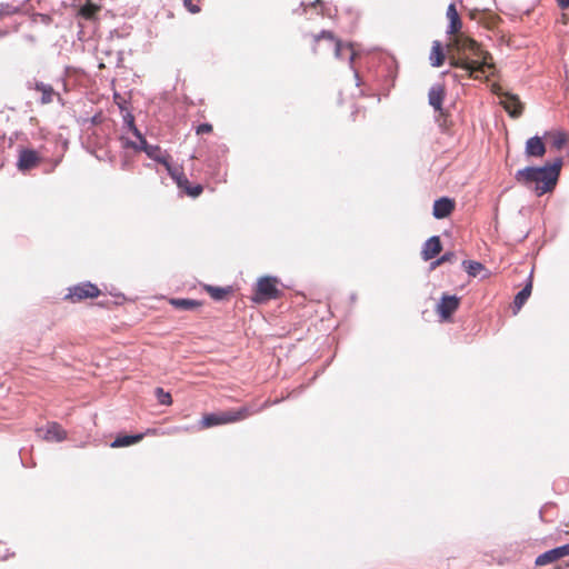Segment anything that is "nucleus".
I'll use <instances>...</instances> for the list:
<instances>
[{
  "label": "nucleus",
  "mask_w": 569,
  "mask_h": 569,
  "mask_svg": "<svg viewBox=\"0 0 569 569\" xmlns=\"http://www.w3.org/2000/svg\"><path fill=\"white\" fill-rule=\"evenodd\" d=\"M562 163V158L558 157L551 164L526 167L515 173V180L522 187L533 188L536 194L540 197L555 189Z\"/></svg>",
  "instance_id": "f257e3e1"
},
{
  "label": "nucleus",
  "mask_w": 569,
  "mask_h": 569,
  "mask_svg": "<svg viewBox=\"0 0 569 569\" xmlns=\"http://www.w3.org/2000/svg\"><path fill=\"white\" fill-rule=\"evenodd\" d=\"M329 48L335 49V57L337 59H348L350 64L353 63L357 53L352 43H343L340 39L336 38L333 32L328 30H322L320 33L312 34L311 51L315 54L321 53Z\"/></svg>",
  "instance_id": "f03ea898"
},
{
  "label": "nucleus",
  "mask_w": 569,
  "mask_h": 569,
  "mask_svg": "<svg viewBox=\"0 0 569 569\" xmlns=\"http://www.w3.org/2000/svg\"><path fill=\"white\" fill-rule=\"evenodd\" d=\"M461 47L463 50L470 51L477 59L455 62L452 63L455 67L461 68L470 74L476 72L487 74L488 70L495 69L491 54L488 51L482 50L476 40L466 38L462 41Z\"/></svg>",
  "instance_id": "7ed1b4c3"
},
{
  "label": "nucleus",
  "mask_w": 569,
  "mask_h": 569,
  "mask_svg": "<svg viewBox=\"0 0 569 569\" xmlns=\"http://www.w3.org/2000/svg\"><path fill=\"white\" fill-rule=\"evenodd\" d=\"M263 407L264 406L254 409L252 406H243L239 409H231L218 413H208L202 417L200 427L201 429H208L214 426L239 422L254 413H258Z\"/></svg>",
  "instance_id": "20e7f679"
},
{
  "label": "nucleus",
  "mask_w": 569,
  "mask_h": 569,
  "mask_svg": "<svg viewBox=\"0 0 569 569\" xmlns=\"http://www.w3.org/2000/svg\"><path fill=\"white\" fill-rule=\"evenodd\" d=\"M279 283V279L276 277L264 276L259 278L253 289L252 301L266 303L270 300L279 299L282 295Z\"/></svg>",
  "instance_id": "39448f33"
},
{
  "label": "nucleus",
  "mask_w": 569,
  "mask_h": 569,
  "mask_svg": "<svg viewBox=\"0 0 569 569\" xmlns=\"http://www.w3.org/2000/svg\"><path fill=\"white\" fill-rule=\"evenodd\" d=\"M127 122H128V126H129L130 130L132 131V133L140 140L141 150H143L148 154V157L162 163L166 167L167 171L170 173L171 170L173 169V167L170 164V161H169L170 156L163 154L161 152V149L158 146L148 144L146 139L142 137V134L136 127L134 120L132 117H130V119Z\"/></svg>",
  "instance_id": "423d86ee"
},
{
  "label": "nucleus",
  "mask_w": 569,
  "mask_h": 569,
  "mask_svg": "<svg viewBox=\"0 0 569 569\" xmlns=\"http://www.w3.org/2000/svg\"><path fill=\"white\" fill-rule=\"evenodd\" d=\"M100 293L101 291L96 284L91 282H84L70 288L66 299L72 303H76L84 299L97 298L100 296Z\"/></svg>",
  "instance_id": "0eeeda50"
},
{
  "label": "nucleus",
  "mask_w": 569,
  "mask_h": 569,
  "mask_svg": "<svg viewBox=\"0 0 569 569\" xmlns=\"http://www.w3.org/2000/svg\"><path fill=\"white\" fill-rule=\"evenodd\" d=\"M39 437L48 442H61L67 439V431L58 422H48L44 428L37 429Z\"/></svg>",
  "instance_id": "6e6552de"
},
{
  "label": "nucleus",
  "mask_w": 569,
  "mask_h": 569,
  "mask_svg": "<svg viewBox=\"0 0 569 569\" xmlns=\"http://www.w3.org/2000/svg\"><path fill=\"white\" fill-rule=\"evenodd\" d=\"M460 298L456 295H442L438 306L437 312L441 320H448L453 312L459 308Z\"/></svg>",
  "instance_id": "1a4fd4ad"
},
{
  "label": "nucleus",
  "mask_w": 569,
  "mask_h": 569,
  "mask_svg": "<svg viewBox=\"0 0 569 569\" xmlns=\"http://www.w3.org/2000/svg\"><path fill=\"white\" fill-rule=\"evenodd\" d=\"M41 162V157L38 151L33 149H21L19 151L17 167L20 171L26 172L38 167Z\"/></svg>",
  "instance_id": "9d476101"
},
{
  "label": "nucleus",
  "mask_w": 569,
  "mask_h": 569,
  "mask_svg": "<svg viewBox=\"0 0 569 569\" xmlns=\"http://www.w3.org/2000/svg\"><path fill=\"white\" fill-rule=\"evenodd\" d=\"M169 174L172 177V179H174L178 187L180 189H182L188 196L196 198L202 193V191H203L202 186L201 184H190L188 178L182 172H180L177 168H173Z\"/></svg>",
  "instance_id": "9b49d317"
},
{
  "label": "nucleus",
  "mask_w": 569,
  "mask_h": 569,
  "mask_svg": "<svg viewBox=\"0 0 569 569\" xmlns=\"http://www.w3.org/2000/svg\"><path fill=\"white\" fill-rule=\"evenodd\" d=\"M566 556H569V543L545 551L536 558L535 563L536 566H546Z\"/></svg>",
  "instance_id": "f8f14e48"
},
{
  "label": "nucleus",
  "mask_w": 569,
  "mask_h": 569,
  "mask_svg": "<svg viewBox=\"0 0 569 569\" xmlns=\"http://www.w3.org/2000/svg\"><path fill=\"white\" fill-rule=\"evenodd\" d=\"M455 210V200L448 197H441L433 202L432 216L436 219H445Z\"/></svg>",
  "instance_id": "ddd939ff"
},
{
  "label": "nucleus",
  "mask_w": 569,
  "mask_h": 569,
  "mask_svg": "<svg viewBox=\"0 0 569 569\" xmlns=\"http://www.w3.org/2000/svg\"><path fill=\"white\" fill-rule=\"evenodd\" d=\"M500 103L511 118H519L522 114L523 106L517 96L507 92Z\"/></svg>",
  "instance_id": "4468645a"
},
{
  "label": "nucleus",
  "mask_w": 569,
  "mask_h": 569,
  "mask_svg": "<svg viewBox=\"0 0 569 569\" xmlns=\"http://www.w3.org/2000/svg\"><path fill=\"white\" fill-rule=\"evenodd\" d=\"M442 250V244L439 236L430 237L422 246L421 257L425 261L432 260Z\"/></svg>",
  "instance_id": "2eb2a0df"
},
{
  "label": "nucleus",
  "mask_w": 569,
  "mask_h": 569,
  "mask_svg": "<svg viewBox=\"0 0 569 569\" xmlns=\"http://www.w3.org/2000/svg\"><path fill=\"white\" fill-rule=\"evenodd\" d=\"M525 153L527 157L541 158L546 153V146L542 138L535 136L526 141Z\"/></svg>",
  "instance_id": "dca6fc26"
},
{
  "label": "nucleus",
  "mask_w": 569,
  "mask_h": 569,
  "mask_svg": "<svg viewBox=\"0 0 569 569\" xmlns=\"http://www.w3.org/2000/svg\"><path fill=\"white\" fill-rule=\"evenodd\" d=\"M445 99V87L441 83H435L430 87L428 92V102L436 110H442V102Z\"/></svg>",
  "instance_id": "f3484780"
},
{
  "label": "nucleus",
  "mask_w": 569,
  "mask_h": 569,
  "mask_svg": "<svg viewBox=\"0 0 569 569\" xmlns=\"http://www.w3.org/2000/svg\"><path fill=\"white\" fill-rule=\"evenodd\" d=\"M148 433H154L153 430H147L146 433H138V435H133V436H129V435H119L116 437V439L111 442V448H121V447H128V446H131V445H134V443H138L140 442L146 435Z\"/></svg>",
  "instance_id": "a211bd4d"
},
{
  "label": "nucleus",
  "mask_w": 569,
  "mask_h": 569,
  "mask_svg": "<svg viewBox=\"0 0 569 569\" xmlns=\"http://www.w3.org/2000/svg\"><path fill=\"white\" fill-rule=\"evenodd\" d=\"M447 18L449 19V24L447 28L448 34H456L460 31L462 27L461 19L459 17V13L456 9L455 3H450L447 8Z\"/></svg>",
  "instance_id": "6ab92c4d"
},
{
  "label": "nucleus",
  "mask_w": 569,
  "mask_h": 569,
  "mask_svg": "<svg viewBox=\"0 0 569 569\" xmlns=\"http://www.w3.org/2000/svg\"><path fill=\"white\" fill-rule=\"evenodd\" d=\"M446 60V53L443 51L442 44L439 40H435L432 42L431 51L429 54V62L431 67L439 68L443 64Z\"/></svg>",
  "instance_id": "aec40b11"
},
{
  "label": "nucleus",
  "mask_w": 569,
  "mask_h": 569,
  "mask_svg": "<svg viewBox=\"0 0 569 569\" xmlns=\"http://www.w3.org/2000/svg\"><path fill=\"white\" fill-rule=\"evenodd\" d=\"M203 290L216 301L224 300L232 292L231 287H214L211 284H204Z\"/></svg>",
  "instance_id": "412c9836"
},
{
  "label": "nucleus",
  "mask_w": 569,
  "mask_h": 569,
  "mask_svg": "<svg viewBox=\"0 0 569 569\" xmlns=\"http://www.w3.org/2000/svg\"><path fill=\"white\" fill-rule=\"evenodd\" d=\"M532 290V280L531 274L528 278L527 284L516 295L513 300V306L517 310L521 309V307L526 303L528 298L531 295Z\"/></svg>",
  "instance_id": "4be33fe9"
},
{
  "label": "nucleus",
  "mask_w": 569,
  "mask_h": 569,
  "mask_svg": "<svg viewBox=\"0 0 569 569\" xmlns=\"http://www.w3.org/2000/svg\"><path fill=\"white\" fill-rule=\"evenodd\" d=\"M170 305L180 310H192L202 306V302L193 299L172 298Z\"/></svg>",
  "instance_id": "5701e85b"
},
{
  "label": "nucleus",
  "mask_w": 569,
  "mask_h": 569,
  "mask_svg": "<svg viewBox=\"0 0 569 569\" xmlns=\"http://www.w3.org/2000/svg\"><path fill=\"white\" fill-rule=\"evenodd\" d=\"M34 89L39 92H41V103L48 104L53 101V97L58 96V93L54 92L53 88L50 84H44L42 82H37L34 86Z\"/></svg>",
  "instance_id": "b1692460"
},
{
  "label": "nucleus",
  "mask_w": 569,
  "mask_h": 569,
  "mask_svg": "<svg viewBox=\"0 0 569 569\" xmlns=\"http://www.w3.org/2000/svg\"><path fill=\"white\" fill-rule=\"evenodd\" d=\"M462 267L466 270V272L471 277H476L480 272V270L483 269L482 263L475 260H463Z\"/></svg>",
  "instance_id": "393cba45"
},
{
  "label": "nucleus",
  "mask_w": 569,
  "mask_h": 569,
  "mask_svg": "<svg viewBox=\"0 0 569 569\" xmlns=\"http://www.w3.org/2000/svg\"><path fill=\"white\" fill-rule=\"evenodd\" d=\"M156 396L161 405L169 406L172 403L171 395L166 392L162 388L156 389Z\"/></svg>",
  "instance_id": "a878e982"
},
{
  "label": "nucleus",
  "mask_w": 569,
  "mask_h": 569,
  "mask_svg": "<svg viewBox=\"0 0 569 569\" xmlns=\"http://www.w3.org/2000/svg\"><path fill=\"white\" fill-rule=\"evenodd\" d=\"M566 140H567L566 133L558 131L557 133L553 134L552 147L556 150H561L566 143Z\"/></svg>",
  "instance_id": "bb28decb"
},
{
  "label": "nucleus",
  "mask_w": 569,
  "mask_h": 569,
  "mask_svg": "<svg viewBox=\"0 0 569 569\" xmlns=\"http://www.w3.org/2000/svg\"><path fill=\"white\" fill-rule=\"evenodd\" d=\"M97 11H98V8L93 4H86L80 10L82 17H84L87 19L92 18Z\"/></svg>",
  "instance_id": "cd10ccee"
},
{
  "label": "nucleus",
  "mask_w": 569,
  "mask_h": 569,
  "mask_svg": "<svg viewBox=\"0 0 569 569\" xmlns=\"http://www.w3.org/2000/svg\"><path fill=\"white\" fill-rule=\"evenodd\" d=\"M184 7L191 13H199L201 11L200 6L194 4L192 0H184Z\"/></svg>",
  "instance_id": "c85d7f7f"
},
{
  "label": "nucleus",
  "mask_w": 569,
  "mask_h": 569,
  "mask_svg": "<svg viewBox=\"0 0 569 569\" xmlns=\"http://www.w3.org/2000/svg\"><path fill=\"white\" fill-rule=\"evenodd\" d=\"M457 260V256L455 252L452 251H448L446 253H443L441 257H440V262L442 263H446V262H455Z\"/></svg>",
  "instance_id": "c756f323"
},
{
  "label": "nucleus",
  "mask_w": 569,
  "mask_h": 569,
  "mask_svg": "<svg viewBox=\"0 0 569 569\" xmlns=\"http://www.w3.org/2000/svg\"><path fill=\"white\" fill-rule=\"evenodd\" d=\"M212 126L210 123H202L197 127V134L210 133L212 132Z\"/></svg>",
  "instance_id": "7c9ffc66"
},
{
  "label": "nucleus",
  "mask_w": 569,
  "mask_h": 569,
  "mask_svg": "<svg viewBox=\"0 0 569 569\" xmlns=\"http://www.w3.org/2000/svg\"><path fill=\"white\" fill-rule=\"evenodd\" d=\"M121 141H122V146L126 147V148H132V149H136V150H141V143H136V142H132L130 141L129 139H126V138H121Z\"/></svg>",
  "instance_id": "2f4dec72"
},
{
  "label": "nucleus",
  "mask_w": 569,
  "mask_h": 569,
  "mask_svg": "<svg viewBox=\"0 0 569 569\" xmlns=\"http://www.w3.org/2000/svg\"><path fill=\"white\" fill-rule=\"evenodd\" d=\"M557 4L561 9H568L569 8V0H557Z\"/></svg>",
  "instance_id": "473e14b6"
},
{
  "label": "nucleus",
  "mask_w": 569,
  "mask_h": 569,
  "mask_svg": "<svg viewBox=\"0 0 569 569\" xmlns=\"http://www.w3.org/2000/svg\"><path fill=\"white\" fill-rule=\"evenodd\" d=\"M441 264H442V262H440V258H438V259L431 261L430 269L433 270V269H436L437 267H439Z\"/></svg>",
  "instance_id": "72a5a7b5"
},
{
  "label": "nucleus",
  "mask_w": 569,
  "mask_h": 569,
  "mask_svg": "<svg viewBox=\"0 0 569 569\" xmlns=\"http://www.w3.org/2000/svg\"><path fill=\"white\" fill-rule=\"evenodd\" d=\"M493 71H495V69L493 70H488L487 74H482L481 73V76L489 77V76L493 74ZM475 74H476V78H479L480 72H476Z\"/></svg>",
  "instance_id": "f704fd0d"
}]
</instances>
